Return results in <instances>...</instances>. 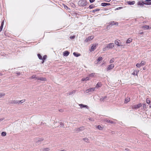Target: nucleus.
<instances>
[{"mask_svg": "<svg viewBox=\"0 0 151 151\" xmlns=\"http://www.w3.org/2000/svg\"><path fill=\"white\" fill-rule=\"evenodd\" d=\"M69 53H70L68 51H66L63 52V55L65 56H67L69 55Z\"/></svg>", "mask_w": 151, "mask_h": 151, "instance_id": "obj_15", "label": "nucleus"}, {"mask_svg": "<svg viewBox=\"0 0 151 151\" xmlns=\"http://www.w3.org/2000/svg\"><path fill=\"white\" fill-rule=\"evenodd\" d=\"M120 40H117L115 41V44L118 45V46H122V45H121V43H119Z\"/></svg>", "mask_w": 151, "mask_h": 151, "instance_id": "obj_12", "label": "nucleus"}, {"mask_svg": "<svg viewBox=\"0 0 151 151\" xmlns=\"http://www.w3.org/2000/svg\"><path fill=\"white\" fill-rule=\"evenodd\" d=\"M97 128L100 130H102V128L100 125H98L97 126Z\"/></svg>", "mask_w": 151, "mask_h": 151, "instance_id": "obj_36", "label": "nucleus"}, {"mask_svg": "<svg viewBox=\"0 0 151 151\" xmlns=\"http://www.w3.org/2000/svg\"><path fill=\"white\" fill-rule=\"evenodd\" d=\"M78 4L79 6H84L86 4L85 1L83 0H80L78 1Z\"/></svg>", "mask_w": 151, "mask_h": 151, "instance_id": "obj_3", "label": "nucleus"}, {"mask_svg": "<svg viewBox=\"0 0 151 151\" xmlns=\"http://www.w3.org/2000/svg\"><path fill=\"white\" fill-rule=\"evenodd\" d=\"M139 70H134V72L132 73V74L134 75H137L138 73L139 72Z\"/></svg>", "mask_w": 151, "mask_h": 151, "instance_id": "obj_24", "label": "nucleus"}, {"mask_svg": "<svg viewBox=\"0 0 151 151\" xmlns=\"http://www.w3.org/2000/svg\"><path fill=\"white\" fill-rule=\"evenodd\" d=\"M106 98H107V96H105L104 97H101L100 99V101H104L105 100Z\"/></svg>", "mask_w": 151, "mask_h": 151, "instance_id": "obj_21", "label": "nucleus"}, {"mask_svg": "<svg viewBox=\"0 0 151 151\" xmlns=\"http://www.w3.org/2000/svg\"><path fill=\"white\" fill-rule=\"evenodd\" d=\"M76 92V91L75 90H73V91H72L71 92H69L68 93V95H72L73 93H74Z\"/></svg>", "mask_w": 151, "mask_h": 151, "instance_id": "obj_30", "label": "nucleus"}, {"mask_svg": "<svg viewBox=\"0 0 151 151\" xmlns=\"http://www.w3.org/2000/svg\"><path fill=\"white\" fill-rule=\"evenodd\" d=\"M47 57V55H44V56H43V58H42V63H44V60H45L46 59V58Z\"/></svg>", "mask_w": 151, "mask_h": 151, "instance_id": "obj_26", "label": "nucleus"}, {"mask_svg": "<svg viewBox=\"0 0 151 151\" xmlns=\"http://www.w3.org/2000/svg\"><path fill=\"white\" fill-rule=\"evenodd\" d=\"M127 3L129 5H133L135 4V2L134 1H128L127 2Z\"/></svg>", "mask_w": 151, "mask_h": 151, "instance_id": "obj_22", "label": "nucleus"}, {"mask_svg": "<svg viewBox=\"0 0 151 151\" xmlns=\"http://www.w3.org/2000/svg\"><path fill=\"white\" fill-rule=\"evenodd\" d=\"M2 120H3L2 119H0V121H1Z\"/></svg>", "mask_w": 151, "mask_h": 151, "instance_id": "obj_64", "label": "nucleus"}, {"mask_svg": "<svg viewBox=\"0 0 151 151\" xmlns=\"http://www.w3.org/2000/svg\"><path fill=\"white\" fill-rule=\"evenodd\" d=\"M3 27L2 26V25H1V26L0 27V32H1L3 28Z\"/></svg>", "mask_w": 151, "mask_h": 151, "instance_id": "obj_49", "label": "nucleus"}, {"mask_svg": "<svg viewBox=\"0 0 151 151\" xmlns=\"http://www.w3.org/2000/svg\"><path fill=\"white\" fill-rule=\"evenodd\" d=\"M102 59V57H99L98 59H97V61H98V62H99Z\"/></svg>", "mask_w": 151, "mask_h": 151, "instance_id": "obj_41", "label": "nucleus"}, {"mask_svg": "<svg viewBox=\"0 0 151 151\" xmlns=\"http://www.w3.org/2000/svg\"><path fill=\"white\" fill-rule=\"evenodd\" d=\"M64 7L65 8V9H66V8H68V7L67 6H66V5H64Z\"/></svg>", "mask_w": 151, "mask_h": 151, "instance_id": "obj_54", "label": "nucleus"}, {"mask_svg": "<svg viewBox=\"0 0 151 151\" xmlns=\"http://www.w3.org/2000/svg\"><path fill=\"white\" fill-rule=\"evenodd\" d=\"M115 22L114 21H111L109 22V24L111 25H113L114 24Z\"/></svg>", "mask_w": 151, "mask_h": 151, "instance_id": "obj_40", "label": "nucleus"}, {"mask_svg": "<svg viewBox=\"0 0 151 151\" xmlns=\"http://www.w3.org/2000/svg\"><path fill=\"white\" fill-rule=\"evenodd\" d=\"M88 119L89 120L91 121H94V119L91 118H89Z\"/></svg>", "mask_w": 151, "mask_h": 151, "instance_id": "obj_47", "label": "nucleus"}, {"mask_svg": "<svg viewBox=\"0 0 151 151\" xmlns=\"http://www.w3.org/2000/svg\"><path fill=\"white\" fill-rule=\"evenodd\" d=\"M132 41V39L130 38H129L126 41V43H129Z\"/></svg>", "mask_w": 151, "mask_h": 151, "instance_id": "obj_23", "label": "nucleus"}, {"mask_svg": "<svg viewBox=\"0 0 151 151\" xmlns=\"http://www.w3.org/2000/svg\"><path fill=\"white\" fill-rule=\"evenodd\" d=\"M95 75V73H91L90 74H89L88 75L90 77H93Z\"/></svg>", "mask_w": 151, "mask_h": 151, "instance_id": "obj_33", "label": "nucleus"}, {"mask_svg": "<svg viewBox=\"0 0 151 151\" xmlns=\"http://www.w3.org/2000/svg\"><path fill=\"white\" fill-rule=\"evenodd\" d=\"M21 73L20 72H17L16 73V74L17 75H20Z\"/></svg>", "mask_w": 151, "mask_h": 151, "instance_id": "obj_51", "label": "nucleus"}, {"mask_svg": "<svg viewBox=\"0 0 151 151\" xmlns=\"http://www.w3.org/2000/svg\"><path fill=\"white\" fill-rule=\"evenodd\" d=\"M114 67V64H112L109 65L107 69V71H108L109 70H111L113 69Z\"/></svg>", "mask_w": 151, "mask_h": 151, "instance_id": "obj_11", "label": "nucleus"}, {"mask_svg": "<svg viewBox=\"0 0 151 151\" xmlns=\"http://www.w3.org/2000/svg\"><path fill=\"white\" fill-rule=\"evenodd\" d=\"M114 24H115L116 25H118V22H115Z\"/></svg>", "mask_w": 151, "mask_h": 151, "instance_id": "obj_58", "label": "nucleus"}, {"mask_svg": "<svg viewBox=\"0 0 151 151\" xmlns=\"http://www.w3.org/2000/svg\"><path fill=\"white\" fill-rule=\"evenodd\" d=\"M37 80H40V81H45L46 80V78L43 77L40 78L38 77L37 78Z\"/></svg>", "mask_w": 151, "mask_h": 151, "instance_id": "obj_14", "label": "nucleus"}, {"mask_svg": "<svg viewBox=\"0 0 151 151\" xmlns=\"http://www.w3.org/2000/svg\"><path fill=\"white\" fill-rule=\"evenodd\" d=\"M35 140L36 141V143H38L44 140V139L42 138H35Z\"/></svg>", "mask_w": 151, "mask_h": 151, "instance_id": "obj_9", "label": "nucleus"}, {"mask_svg": "<svg viewBox=\"0 0 151 151\" xmlns=\"http://www.w3.org/2000/svg\"><path fill=\"white\" fill-rule=\"evenodd\" d=\"M25 99H23L21 100L20 101H17V102H18V103L17 104H22L25 102Z\"/></svg>", "mask_w": 151, "mask_h": 151, "instance_id": "obj_25", "label": "nucleus"}, {"mask_svg": "<svg viewBox=\"0 0 151 151\" xmlns=\"http://www.w3.org/2000/svg\"><path fill=\"white\" fill-rule=\"evenodd\" d=\"M37 76H36V75H33L32 76L30 77L29 78L30 79H34L35 78V79L37 80Z\"/></svg>", "mask_w": 151, "mask_h": 151, "instance_id": "obj_27", "label": "nucleus"}, {"mask_svg": "<svg viewBox=\"0 0 151 151\" xmlns=\"http://www.w3.org/2000/svg\"><path fill=\"white\" fill-rule=\"evenodd\" d=\"M10 103L12 104H18V102H17V101L14 100L12 101Z\"/></svg>", "mask_w": 151, "mask_h": 151, "instance_id": "obj_29", "label": "nucleus"}, {"mask_svg": "<svg viewBox=\"0 0 151 151\" xmlns=\"http://www.w3.org/2000/svg\"><path fill=\"white\" fill-rule=\"evenodd\" d=\"M75 36H71L70 37V38L71 39H74L75 38Z\"/></svg>", "mask_w": 151, "mask_h": 151, "instance_id": "obj_50", "label": "nucleus"}, {"mask_svg": "<svg viewBox=\"0 0 151 151\" xmlns=\"http://www.w3.org/2000/svg\"><path fill=\"white\" fill-rule=\"evenodd\" d=\"M143 33V32H141L140 34H142Z\"/></svg>", "mask_w": 151, "mask_h": 151, "instance_id": "obj_63", "label": "nucleus"}, {"mask_svg": "<svg viewBox=\"0 0 151 151\" xmlns=\"http://www.w3.org/2000/svg\"><path fill=\"white\" fill-rule=\"evenodd\" d=\"M55 120H56V119H55ZM52 123L53 124L56 123L57 122V121H56L55 120H52Z\"/></svg>", "mask_w": 151, "mask_h": 151, "instance_id": "obj_46", "label": "nucleus"}, {"mask_svg": "<svg viewBox=\"0 0 151 151\" xmlns=\"http://www.w3.org/2000/svg\"><path fill=\"white\" fill-rule=\"evenodd\" d=\"M110 5L109 3H102L101 4V6H105L107 5Z\"/></svg>", "mask_w": 151, "mask_h": 151, "instance_id": "obj_20", "label": "nucleus"}, {"mask_svg": "<svg viewBox=\"0 0 151 151\" xmlns=\"http://www.w3.org/2000/svg\"><path fill=\"white\" fill-rule=\"evenodd\" d=\"M107 48H106V46L104 48H103V50L104 51H105L106 50V49Z\"/></svg>", "mask_w": 151, "mask_h": 151, "instance_id": "obj_55", "label": "nucleus"}, {"mask_svg": "<svg viewBox=\"0 0 151 151\" xmlns=\"http://www.w3.org/2000/svg\"><path fill=\"white\" fill-rule=\"evenodd\" d=\"M37 56L40 59L42 60V57L40 54H37Z\"/></svg>", "mask_w": 151, "mask_h": 151, "instance_id": "obj_38", "label": "nucleus"}, {"mask_svg": "<svg viewBox=\"0 0 151 151\" xmlns=\"http://www.w3.org/2000/svg\"><path fill=\"white\" fill-rule=\"evenodd\" d=\"M90 80V78L88 77H87L86 78H83L81 79V81H88Z\"/></svg>", "mask_w": 151, "mask_h": 151, "instance_id": "obj_19", "label": "nucleus"}, {"mask_svg": "<svg viewBox=\"0 0 151 151\" xmlns=\"http://www.w3.org/2000/svg\"><path fill=\"white\" fill-rule=\"evenodd\" d=\"M137 4L138 5H144V4L141 2H139L137 3Z\"/></svg>", "mask_w": 151, "mask_h": 151, "instance_id": "obj_45", "label": "nucleus"}, {"mask_svg": "<svg viewBox=\"0 0 151 151\" xmlns=\"http://www.w3.org/2000/svg\"><path fill=\"white\" fill-rule=\"evenodd\" d=\"M150 104V107L151 108V102L150 103V104Z\"/></svg>", "mask_w": 151, "mask_h": 151, "instance_id": "obj_60", "label": "nucleus"}, {"mask_svg": "<svg viewBox=\"0 0 151 151\" xmlns=\"http://www.w3.org/2000/svg\"><path fill=\"white\" fill-rule=\"evenodd\" d=\"M73 55L74 56H76V57H78L80 56L81 55L79 53H77L75 52H74L73 53Z\"/></svg>", "mask_w": 151, "mask_h": 151, "instance_id": "obj_31", "label": "nucleus"}, {"mask_svg": "<svg viewBox=\"0 0 151 151\" xmlns=\"http://www.w3.org/2000/svg\"><path fill=\"white\" fill-rule=\"evenodd\" d=\"M106 121L107 122L110 123L111 124H116L115 122L112 121H110L109 120H106Z\"/></svg>", "mask_w": 151, "mask_h": 151, "instance_id": "obj_32", "label": "nucleus"}, {"mask_svg": "<svg viewBox=\"0 0 151 151\" xmlns=\"http://www.w3.org/2000/svg\"><path fill=\"white\" fill-rule=\"evenodd\" d=\"M114 58L111 59L110 61V63H112L114 62Z\"/></svg>", "mask_w": 151, "mask_h": 151, "instance_id": "obj_42", "label": "nucleus"}, {"mask_svg": "<svg viewBox=\"0 0 151 151\" xmlns=\"http://www.w3.org/2000/svg\"><path fill=\"white\" fill-rule=\"evenodd\" d=\"M95 0H89L90 2L91 3L93 2Z\"/></svg>", "mask_w": 151, "mask_h": 151, "instance_id": "obj_53", "label": "nucleus"}, {"mask_svg": "<svg viewBox=\"0 0 151 151\" xmlns=\"http://www.w3.org/2000/svg\"><path fill=\"white\" fill-rule=\"evenodd\" d=\"M94 37L93 36H89L85 40V42H87L88 41H90L92 40Z\"/></svg>", "mask_w": 151, "mask_h": 151, "instance_id": "obj_7", "label": "nucleus"}, {"mask_svg": "<svg viewBox=\"0 0 151 151\" xmlns=\"http://www.w3.org/2000/svg\"><path fill=\"white\" fill-rule=\"evenodd\" d=\"M5 95L4 93L0 92V98L2 97L3 96H4Z\"/></svg>", "mask_w": 151, "mask_h": 151, "instance_id": "obj_35", "label": "nucleus"}, {"mask_svg": "<svg viewBox=\"0 0 151 151\" xmlns=\"http://www.w3.org/2000/svg\"><path fill=\"white\" fill-rule=\"evenodd\" d=\"M101 83L99 82L96 85V86L94 87L95 88V89L98 88L99 87H100L101 86Z\"/></svg>", "mask_w": 151, "mask_h": 151, "instance_id": "obj_17", "label": "nucleus"}, {"mask_svg": "<svg viewBox=\"0 0 151 151\" xmlns=\"http://www.w3.org/2000/svg\"><path fill=\"white\" fill-rule=\"evenodd\" d=\"M114 44L113 43H110L106 45V48H107L108 49H111L112 48L114 47Z\"/></svg>", "mask_w": 151, "mask_h": 151, "instance_id": "obj_4", "label": "nucleus"}, {"mask_svg": "<svg viewBox=\"0 0 151 151\" xmlns=\"http://www.w3.org/2000/svg\"><path fill=\"white\" fill-rule=\"evenodd\" d=\"M60 151H66V150L65 149H64V150H61Z\"/></svg>", "mask_w": 151, "mask_h": 151, "instance_id": "obj_61", "label": "nucleus"}, {"mask_svg": "<svg viewBox=\"0 0 151 151\" xmlns=\"http://www.w3.org/2000/svg\"><path fill=\"white\" fill-rule=\"evenodd\" d=\"M147 4V5H151V2H150L148 4Z\"/></svg>", "mask_w": 151, "mask_h": 151, "instance_id": "obj_56", "label": "nucleus"}, {"mask_svg": "<svg viewBox=\"0 0 151 151\" xmlns=\"http://www.w3.org/2000/svg\"><path fill=\"white\" fill-rule=\"evenodd\" d=\"M60 112H63V110L60 109L59 110Z\"/></svg>", "mask_w": 151, "mask_h": 151, "instance_id": "obj_52", "label": "nucleus"}, {"mask_svg": "<svg viewBox=\"0 0 151 151\" xmlns=\"http://www.w3.org/2000/svg\"><path fill=\"white\" fill-rule=\"evenodd\" d=\"M4 21H3L1 22V25H2V26L3 27L4 25Z\"/></svg>", "mask_w": 151, "mask_h": 151, "instance_id": "obj_57", "label": "nucleus"}, {"mask_svg": "<svg viewBox=\"0 0 151 151\" xmlns=\"http://www.w3.org/2000/svg\"><path fill=\"white\" fill-rule=\"evenodd\" d=\"M142 106V104L140 103L137 105H133L132 106V108L133 109H137L140 107Z\"/></svg>", "mask_w": 151, "mask_h": 151, "instance_id": "obj_1", "label": "nucleus"}, {"mask_svg": "<svg viewBox=\"0 0 151 151\" xmlns=\"http://www.w3.org/2000/svg\"><path fill=\"white\" fill-rule=\"evenodd\" d=\"M146 102L147 104H150V100L148 98H147L146 99Z\"/></svg>", "mask_w": 151, "mask_h": 151, "instance_id": "obj_39", "label": "nucleus"}, {"mask_svg": "<svg viewBox=\"0 0 151 151\" xmlns=\"http://www.w3.org/2000/svg\"><path fill=\"white\" fill-rule=\"evenodd\" d=\"M85 129L84 127L82 126L80 128H76L74 131L78 133L80 131L83 130Z\"/></svg>", "mask_w": 151, "mask_h": 151, "instance_id": "obj_2", "label": "nucleus"}, {"mask_svg": "<svg viewBox=\"0 0 151 151\" xmlns=\"http://www.w3.org/2000/svg\"><path fill=\"white\" fill-rule=\"evenodd\" d=\"M130 101V98L129 97L126 98L125 99L124 103L125 104L127 103Z\"/></svg>", "mask_w": 151, "mask_h": 151, "instance_id": "obj_18", "label": "nucleus"}, {"mask_svg": "<svg viewBox=\"0 0 151 151\" xmlns=\"http://www.w3.org/2000/svg\"><path fill=\"white\" fill-rule=\"evenodd\" d=\"M111 1V0H105V1H107V2H109L110 1Z\"/></svg>", "mask_w": 151, "mask_h": 151, "instance_id": "obj_59", "label": "nucleus"}, {"mask_svg": "<svg viewBox=\"0 0 151 151\" xmlns=\"http://www.w3.org/2000/svg\"><path fill=\"white\" fill-rule=\"evenodd\" d=\"M83 140L85 141L86 142H87V143L89 142V140L87 138H83Z\"/></svg>", "mask_w": 151, "mask_h": 151, "instance_id": "obj_28", "label": "nucleus"}, {"mask_svg": "<svg viewBox=\"0 0 151 151\" xmlns=\"http://www.w3.org/2000/svg\"><path fill=\"white\" fill-rule=\"evenodd\" d=\"M146 1H151V0H145Z\"/></svg>", "mask_w": 151, "mask_h": 151, "instance_id": "obj_62", "label": "nucleus"}, {"mask_svg": "<svg viewBox=\"0 0 151 151\" xmlns=\"http://www.w3.org/2000/svg\"><path fill=\"white\" fill-rule=\"evenodd\" d=\"M95 90V88H92L87 89L85 92L86 93H88L90 92H93Z\"/></svg>", "mask_w": 151, "mask_h": 151, "instance_id": "obj_6", "label": "nucleus"}, {"mask_svg": "<svg viewBox=\"0 0 151 151\" xmlns=\"http://www.w3.org/2000/svg\"><path fill=\"white\" fill-rule=\"evenodd\" d=\"M94 6L93 5H90L89 6L88 8L90 9H91L94 8Z\"/></svg>", "mask_w": 151, "mask_h": 151, "instance_id": "obj_44", "label": "nucleus"}, {"mask_svg": "<svg viewBox=\"0 0 151 151\" xmlns=\"http://www.w3.org/2000/svg\"><path fill=\"white\" fill-rule=\"evenodd\" d=\"M50 150L49 148L46 147L45 148H41L40 150L41 151H48Z\"/></svg>", "mask_w": 151, "mask_h": 151, "instance_id": "obj_16", "label": "nucleus"}, {"mask_svg": "<svg viewBox=\"0 0 151 151\" xmlns=\"http://www.w3.org/2000/svg\"><path fill=\"white\" fill-rule=\"evenodd\" d=\"M97 45L98 44H93V45L91 47V49L90 50V51L92 52L93 51L96 49V47Z\"/></svg>", "mask_w": 151, "mask_h": 151, "instance_id": "obj_8", "label": "nucleus"}, {"mask_svg": "<svg viewBox=\"0 0 151 151\" xmlns=\"http://www.w3.org/2000/svg\"><path fill=\"white\" fill-rule=\"evenodd\" d=\"M60 127H62L63 128H64V124L62 122H60Z\"/></svg>", "mask_w": 151, "mask_h": 151, "instance_id": "obj_34", "label": "nucleus"}, {"mask_svg": "<svg viewBox=\"0 0 151 151\" xmlns=\"http://www.w3.org/2000/svg\"><path fill=\"white\" fill-rule=\"evenodd\" d=\"M146 108V105L145 104H143V109H145Z\"/></svg>", "mask_w": 151, "mask_h": 151, "instance_id": "obj_48", "label": "nucleus"}, {"mask_svg": "<svg viewBox=\"0 0 151 151\" xmlns=\"http://www.w3.org/2000/svg\"><path fill=\"white\" fill-rule=\"evenodd\" d=\"M6 133L5 132H2L1 133V135L2 136H5L6 135Z\"/></svg>", "mask_w": 151, "mask_h": 151, "instance_id": "obj_37", "label": "nucleus"}, {"mask_svg": "<svg viewBox=\"0 0 151 151\" xmlns=\"http://www.w3.org/2000/svg\"><path fill=\"white\" fill-rule=\"evenodd\" d=\"M99 10H100V9H95V10H93L92 11V12H98V11H99Z\"/></svg>", "mask_w": 151, "mask_h": 151, "instance_id": "obj_43", "label": "nucleus"}, {"mask_svg": "<svg viewBox=\"0 0 151 151\" xmlns=\"http://www.w3.org/2000/svg\"><path fill=\"white\" fill-rule=\"evenodd\" d=\"M141 27L144 29V30L149 29L150 28L149 26L147 25L142 26Z\"/></svg>", "mask_w": 151, "mask_h": 151, "instance_id": "obj_13", "label": "nucleus"}, {"mask_svg": "<svg viewBox=\"0 0 151 151\" xmlns=\"http://www.w3.org/2000/svg\"><path fill=\"white\" fill-rule=\"evenodd\" d=\"M79 106H80L81 109L86 108V109H88L89 108V107L87 105H84L83 104H79Z\"/></svg>", "mask_w": 151, "mask_h": 151, "instance_id": "obj_10", "label": "nucleus"}, {"mask_svg": "<svg viewBox=\"0 0 151 151\" xmlns=\"http://www.w3.org/2000/svg\"><path fill=\"white\" fill-rule=\"evenodd\" d=\"M145 61H142L140 63H137L136 66L137 67L139 68L141 66L145 65Z\"/></svg>", "mask_w": 151, "mask_h": 151, "instance_id": "obj_5", "label": "nucleus"}]
</instances>
